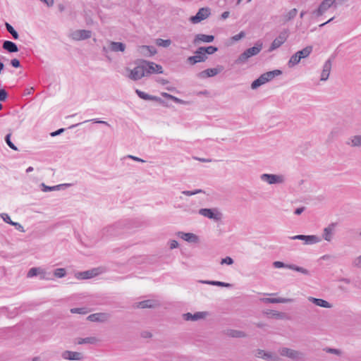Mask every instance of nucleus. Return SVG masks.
Returning <instances> with one entry per match:
<instances>
[{
  "mask_svg": "<svg viewBox=\"0 0 361 361\" xmlns=\"http://www.w3.org/2000/svg\"><path fill=\"white\" fill-rule=\"evenodd\" d=\"M312 47L307 46V47H305L304 49H302V50L297 51L296 53L298 54V55L300 56V59H305V58L308 57L310 56V54L312 53Z\"/></svg>",
  "mask_w": 361,
  "mask_h": 361,
  "instance_id": "nucleus-33",
  "label": "nucleus"
},
{
  "mask_svg": "<svg viewBox=\"0 0 361 361\" xmlns=\"http://www.w3.org/2000/svg\"><path fill=\"white\" fill-rule=\"evenodd\" d=\"M92 32L87 30H78L71 33V38L74 40H84L90 38Z\"/></svg>",
  "mask_w": 361,
  "mask_h": 361,
  "instance_id": "nucleus-11",
  "label": "nucleus"
},
{
  "mask_svg": "<svg viewBox=\"0 0 361 361\" xmlns=\"http://www.w3.org/2000/svg\"><path fill=\"white\" fill-rule=\"evenodd\" d=\"M331 66H332L331 60L330 59H329L324 63V64L323 66V70L322 71L321 78H320V80L322 81H326L329 78L330 72L331 70Z\"/></svg>",
  "mask_w": 361,
  "mask_h": 361,
  "instance_id": "nucleus-18",
  "label": "nucleus"
},
{
  "mask_svg": "<svg viewBox=\"0 0 361 361\" xmlns=\"http://www.w3.org/2000/svg\"><path fill=\"white\" fill-rule=\"evenodd\" d=\"M257 357H261L264 360H271L273 361H279V357L277 356H273L271 353L265 352L263 350L258 349L256 353Z\"/></svg>",
  "mask_w": 361,
  "mask_h": 361,
  "instance_id": "nucleus-24",
  "label": "nucleus"
},
{
  "mask_svg": "<svg viewBox=\"0 0 361 361\" xmlns=\"http://www.w3.org/2000/svg\"><path fill=\"white\" fill-rule=\"evenodd\" d=\"M260 300L265 303H287L293 302V299L285 298H261Z\"/></svg>",
  "mask_w": 361,
  "mask_h": 361,
  "instance_id": "nucleus-20",
  "label": "nucleus"
},
{
  "mask_svg": "<svg viewBox=\"0 0 361 361\" xmlns=\"http://www.w3.org/2000/svg\"><path fill=\"white\" fill-rule=\"evenodd\" d=\"M135 92L140 99H142L144 100L155 101V102H158L161 104L165 103L164 101L162 100L160 97H158L157 96L150 95V94L145 93L140 90L137 89L135 90Z\"/></svg>",
  "mask_w": 361,
  "mask_h": 361,
  "instance_id": "nucleus-17",
  "label": "nucleus"
},
{
  "mask_svg": "<svg viewBox=\"0 0 361 361\" xmlns=\"http://www.w3.org/2000/svg\"><path fill=\"white\" fill-rule=\"evenodd\" d=\"M227 335L232 338H243L246 336L245 332L238 330H228L227 332Z\"/></svg>",
  "mask_w": 361,
  "mask_h": 361,
  "instance_id": "nucleus-37",
  "label": "nucleus"
},
{
  "mask_svg": "<svg viewBox=\"0 0 361 361\" xmlns=\"http://www.w3.org/2000/svg\"><path fill=\"white\" fill-rule=\"evenodd\" d=\"M263 74L266 77L267 81L269 82V81L271 80L272 79H274L275 77L281 75L282 71L281 70L276 69V70H274L271 71L266 72Z\"/></svg>",
  "mask_w": 361,
  "mask_h": 361,
  "instance_id": "nucleus-32",
  "label": "nucleus"
},
{
  "mask_svg": "<svg viewBox=\"0 0 361 361\" xmlns=\"http://www.w3.org/2000/svg\"><path fill=\"white\" fill-rule=\"evenodd\" d=\"M145 45H142V46H140L138 47V51L140 52V54L145 56H149V52H148V50L147 49H144L142 48H144Z\"/></svg>",
  "mask_w": 361,
  "mask_h": 361,
  "instance_id": "nucleus-58",
  "label": "nucleus"
},
{
  "mask_svg": "<svg viewBox=\"0 0 361 361\" xmlns=\"http://www.w3.org/2000/svg\"><path fill=\"white\" fill-rule=\"evenodd\" d=\"M141 62L144 68L143 69L145 76H147L149 74L155 73L154 62H150L145 60H142Z\"/></svg>",
  "mask_w": 361,
  "mask_h": 361,
  "instance_id": "nucleus-23",
  "label": "nucleus"
},
{
  "mask_svg": "<svg viewBox=\"0 0 361 361\" xmlns=\"http://www.w3.org/2000/svg\"><path fill=\"white\" fill-rule=\"evenodd\" d=\"M90 312V310L87 307H75L71 309V312L73 314H86Z\"/></svg>",
  "mask_w": 361,
  "mask_h": 361,
  "instance_id": "nucleus-43",
  "label": "nucleus"
},
{
  "mask_svg": "<svg viewBox=\"0 0 361 361\" xmlns=\"http://www.w3.org/2000/svg\"><path fill=\"white\" fill-rule=\"evenodd\" d=\"M262 49V43L257 42L254 47L247 49L242 54H240L238 59L235 61V63L237 65L245 64L250 58L254 56H257Z\"/></svg>",
  "mask_w": 361,
  "mask_h": 361,
  "instance_id": "nucleus-1",
  "label": "nucleus"
},
{
  "mask_svg": "<svg viewBox=\"0 0 361 361\" xmlns=\"http://www.w3.org/2000/svg\"><path fill=\"white\" fill-rule=\"evenodd\" d=\"M172 101H173L174 102L177 103V104H186V102L183 100V99H180L175 96L173 95L172 97V99H171Z\"/></svg>",
  "mask_w": 361,
  "mask_h": 361,
  "instance_id": "nucleus-63",
  "label": "nucleus"
},
{
  "mask_svg": "<svg viewBox=\"0 0 361 361\" xmlns=\"http://www.w3.org/2000/svg\"><path fill=\"white\" fill-rule=\"evenodd\" d=\"M202 192H204V191L201 189H197V190H184L182 192V193L183 195H185L187 196H192V195H196V194H199V193H202Z\"/></svg>",
  "mask_w": 361,
  "mask_h": 361,
  "instance_id": "nucleus-47",
  "label": "nucleus"
},
{
  "mask_svg": "<svg viewBox=\"0 0 361 361\" xmlns=\"http://www.w3.org/2000/svg\"><path fill=\"white\" fill-rule=\"evenodd\" d=\"M44 274L45 272L43 271L39 267H32L31 268L28 273H27V277H33V276H37L38 274Z\"/></svg>",
  "mask_w": 361,
  "mask_h": 361,
  "instance_id": "nucleus-40",
  "label": "nucleus"
},
{
  "mask_svg": "<svg viewBox=\"0 0 361 361\" xmlns=\"http://www.w3.org/2000/svg\"><path fill=\"white\" fill-rule=\"evenodd\" d=\"M353 264L354 267H358V268H361V255L356 257L353 262Z\"/></svg>",
  "mask_w": 361,
  "mask_h": 361,
  "instance_id": "nucleus-57",
  "label": "nucleus"
},
{
  "mask_svg": "<svg viewBox=\"0 0 361 361\" xmlns=\"http://www.w3.org/2000/svg\"><path fill=\"white\" fill-rule=\"evenodd\" d=\"M109 49L112 51H121L123 52L126 49V44L118 42H111L110 43Z\"/></svg>",
  "mask_w": 361,
  "mask_h": 361,
  "instance_id": "nucleus-28",
  "label": "nucleus"
},
{
  "mask_svg": "<svg viewBox=\"0 0 361 361\" xmlns=\"http://www.w3.org/2000/svg\"><path fill=\"white\" fill-rule=\"evenodd\" d=\"M266 82H267L266 77L264 75V74H262L257 79L255 80L252 82L251 88L252 90H255Z\"/></svg>",
  "mask_w": 361,
  "mask_h": 361,
  "instance_id": "nucleus-29",
  "label": "nucleus"
},
{
  "mask_svg": "<svg viewBox=\"0 0 361 361\" xmlns=\"http://www.w3.org/2000/svg\"><path fill=\"white\" fill-rule=\"evenodd\" d=\"M233 262H234V261L231 257H226L225 258H223L221 259V264H226L228 265H231L233 264Z\"/></svg>",
  "mask_w": 361,
  "mask_h": 361,
  "instance_id": "nucleus-53",
  "label": "nucleus"
},
{
  "mask_svg": "<svg viewBox=\"0 0 361 361\" xmlns=\"http://www.w3.org/2000/svg\"><path fill=\"white\" fill-rule=\"evenodd\" d=\"M2 48L9 53H16L19 50L17 44L9 40H5L3 42Z\"/></svg>",
  "mask_w": 361,
  "mask_h": 361,
  "instance_id": "nucleus-22",
  "label": "nucleus"
},
{
  "mask_svg": "<svg viewBox=\"0 0 361 361\" xmlns=\"http://www.w3.org/2000/svg\"><path fill=\"white\" fill-rule=\"evenodd\" d=\"M308 300L312 302L314 305L322 307L331 308L332 307L331 304H330L328 301L323 299L309 297Z\"/></svg>",
  "mask_w": 361,
  "mask_h": 361,
  "instance_id": "nucleus-27",
  "label": "nucleus"
},
{
  "mask_svg": "<svg viewBox=\"0 0 361 361\" xmlns=\"http://www.w3.org/2000/svg\"><path fill=\"white\" fill-rule=\"evenodd\" d=\"M84 344H86V343H89V344H94L96 343L98 340L97 338L95 337H87V338H84Z\"/></svg>",
  "mask_w": 361,
  "mask_h": 361,
  "instance_id": "nucleus-50",
  "label": "nucleus"
},
{
  "mask_svg": "<svg viewBox=\"0 0 361 361\" xmlns=\"http://www.w3.org/2000/svg\"><path fill=\"white\" fill-rule=\"evenodd\" d=\"M11 65L13 68H19V67H20V62L18 59H11Z\"/></svg>",
  "mask_w": 361,
  "mask_h": 361,
  "instance_id": "nucleus-60",
  "label": "nucleus"
},
{
  "mask_svg": "<svg viewBox=\"0 0 361 361\" xmlns=\"http://www.w3.org/2000/svg\"><path fill=\"white\" fill-rule=\"evenodd\" d=\"M70 184H61L55 186H47L44 183H41L40 186L43 192H49L59 190L62 186H68Z\"/></svg>",
  "mask_w": 361,
  "mask_h": 361,
  "instance_id": "nucleus-36",
  "label": "nucleus"
},
{
  "mask_svg": "<svg viewBox=\"0 0 361 361\" xmlns=\"http://www.w3.org/2000/svg\"><path fill=\"white\" fill-rule=\"evenodd\" d=\"M331 6L337 7L336 4H334L331 0H323L318 8L312 12V14L316 17H320Z\"/></svg>",
  "mask_w": 361,
  "mask_h": 361,
  "instance_id": "nucleus-6",
  "label": "nucleus"
},
{
  "mask_svg": "<svg viewBox=\"0 0 361 361\" xmlns=\"http://www.w3.org/2000/svg\"><path fill=\"white\" fill-rule=\"evenodd\" d=\"M195 54L197 55V56L202 57V62H204L207 59V54L200 50V47L197 49V50L195 51Z\"/></svg>",
  "mask_w": 361,
  "mask_h": 361,
  "instance_id": "nucleus-48",
  "label": "nucleus"
},
{
  "mask_svg": "<svg viewBox=\"0 0 361 361\" xmlns=\"http://www.w3.org/2000/svg\"><path fill=\"white\" fill-rule=\"evenodd\" d=\"M260 179L271 185L281 184L285 182L284 176L277 174L263 173L260 176Z\"/></svg>",
  "mask_w": 361,
  "mask_h": 361,
  "instance_id": "nucleus-2",
  "label": "nucleus"
},
{
  "mask_svg": "<svg viewBox=\"0 0 361 361\" xmlns=\"http://www.w3.org/2000/svg\"><path fill=\"white\" fill-rule=\"evenodd\" d=\"M303 240L305 241V244L307 245H312L317 243H319L321 241V238L314 235H304Z\"/></svg>",
  "mask_w": 361,
  "mask_h": 361,
  "instance_id": "nucleus-30",
  "label": "nucleus"
},
{
  "mask_svg": "<svg viewBox=\"0 0 361 361\" xmlns=\"http://www.w3.org/2000/svg\"><path fill=\"white\" fill-rule=\"evenodd\" d=\"M200 50L204 51L206 54H213L218 51V48L214 46L200 47Z\"/></svg>",
  "mask_w": 361,
  "mask_h": 361,
  "instance_id": "nucleus-41",
  "label": "nucleus"
},
{
  "mask_svg": "<svg viewBox=\"0 0 361 361\" xmlns=\"http://www.w3.org/2000/svg\"><path fill=\"white\" fill-rule=\"evenodd\" d=\"M5 141L10 148L17 151V147L11 140V134H7L5 137Z\"/></svg>",
  "mask_w": 361,
  "mask_h": 361,
  "instance_id": "nucleus-46",
  "label": "nucleus"
},
{
  "mask_svg": "<svg viewBox=\"0 0 361 361\" xmlns=\"http://www.w3.org/2000/svg\"><path fill=\"white\" fill-rule=\"evenodd\" d=\"M210 15V9L207 7L201 8L197 13L190 18V21L193 24L200 23L202 20L207 18Z\"/></svg>",
  "mask_w": 361,
  "mask_h": 361,
  "instance_id": "nucleus-5",
  "label": "nucleus"
},
{
  "mask_svg": "<svg viewBox=\"0 0 361 361\" xmlns=\"http://www.w3.org/2000/svg\"><path fill=\"white\" fill-rule=\"evenodd\" d=\"M144 49H147L149 52V56H152L157 53V49L153 46H145Z\"/></svg>",
  "mask_w": 361,
  "mask_h": 361,
  "instance_id": "nucleus-51",
  "label": "nucleus"
},
{
  "mask_svg": "<svg viewBox=\"0 0 361 361\" xmlns=\"http://www.w3.org/2000/svg\"><path fill=\"white\" fill-rule=\"evenodd\" d=\"M202 57L197 56V55L191 56L187 59V63H189L190 65L193 66L197 63L202 62Z\"/></svg>",
  "mask_w": 361,
  "mask_h": 361,
  "instance_id": "nucleus-42",
  "label": "nucleus"
},
{
  "mask_svg": "<svg viewBox=\"0 0 361 361\" xmlns=\"http://www.w3.org/2000/svg\"><path fill=\"white\" fill-rule=\"evenodd\" d=\"M199 214L207 217L208 219H213L215 221H219L221 219V213L214 209L203 208L199 210Z\"/></svg>",
  "mask_w": 361,
  "mask_h": 361,
  "instance_id": "nucleus-7",
  "label": "nucleus"
},
{
  "mask_svg": "<svg viewBox=\"0 0 361 361\" xmlns=\"http://www.w3.org/2000/svg\"><path fill=\"white\" fill-rule=\"evenodd\" d=\"M155 306V302L152 300H146L137 303V307L139 308H152Z\"/></svg>",
  "mask_w": 361,
  "mask_h": 361,
  "instance_id": "nucleus-34",
  "label": "nucleus"
},
{
  "mask_svg": "<svg viewBox=\"0 0 361 361\" xmlns=\"http://www.w3.org/2000/svg\"><path fill=\"white\" fill-rule=\"evenodd\" d=\"M288 37V30H283L279 35L274 39L269 49V51H272L277 48L280 47L287 39Z\"/></svg>",
  "mask_w": 361,
  "mask_h": 361,
  "instance_id": "nucleus-3",
  "label": "nucleus"
},
{
  "mask_svg": "<svg viewBox=\"0 0 361 361\" xmlns=\"http://www.w3.org/2000/svg\"><path fill=\"white\" fill-rule=\"evenodd\" d=\"M97 269H92L91 270L79 272L78 274L77 278L80 279H88L97 276Z\"/></svg>",
  "mask_w": 361,
  "mask_h": 361,
  "instance_id": "nucleus-25",
  "label": "nucleus"
},
{
  "mask_svg": "<svg viewBox=\"0 0 361 361\" xmlns=\"http://www.w3.org/2000/svg\"><path fill=\"white\" fill-rule=\"evenodd\" d=\"M143 66L142 64V62L135 66L133 70H131L130 73L129 75V78L133 80H138L141 79L142 78L145 77V73L143 69Z\"/></svg>",
  "mask_w": 361,
  "mask_h": 361,
  "instance_id": "nucleus-10",
  "label": "nucleus"
},
{
  "mask_svg": "<svg viewBox=\"0 0 361 361\" xmlns=\"http://www.w3.org/2000/svg\"><path fill=\"white\" fill-rule=\"evenodd\" d=\"M201 282L202 283L209 284V285H213V286H220V287L229 288V287H231V286H232L231 283L218 281H202Z\"/></svg>",
  "mask_w": 361,
  "mask_h": 361,
  "instance_id": "nucleus-35",
  "label": "nucleus"
},
{
  "mask_svg": "<svg viewBox=\"0 0 361 361\" xmlns=\"http://www.w3.org/2000/svg\"><path fill=\"white\" fill-rule=\"evenodd\" d=\"M10 225L13 226L16 228V229H17L18 231H20L21 232H24L23 227V226L20 224H19L18 222H14L13 221V222L11 223Z\"/></svg>",
  "mask_w": 361,
  "mask_h": 361,
  "instance_id": "nucleus-59",
  "label": "nucleus"
},
{
  "mask_svg": "<svg viewBox=\"0 0 361 361\" xmlns=\"http://www.w3.org/2000/svg\"><path fill=\"white\" fill-rule=\"evenodd\" d=\"M121 226H122V223L118 222L114 225H111V226L104 228L102 230V233L104 235H116L121 233L120 229L121 228Z\"/></svg>",
  "mask_w": 361,
  "mask_h": 361,
  "instance_id": "nucleus-13",
  "label": "nucleus"
},
{
  "mask_svg": "<svg viewBox=\"0 0 361 361\" xmlns=\"http://www.w3.org/2000/svg\"><path fill=\"white\" fill-rule=\"evenodd\" d=\"M224 70V67L222 66H218L216 68H207L204 71H202L197 74V78L201 79H205L207 78H210L216 75L219 73H221Z\"/></svg>",
  "mask_w": 361,
  "mask_h": 361,
  "instance_id": "nucleus-8",
  "label": "nucleus"
},
{
  "mask_svg": "<svg viewBox=\"0 0 361 361\" xmlns=\"http://www.w3.org/2000/svg\"><path fill=\"white\" fill-rule=\"evenodd\" d=\"M336 224L332 223L327 227L324 228L323 233V238L326 241H331L333 238V231L334 230Z\"/></svg>",
  "mask_w": 361,
  "mask_h": 361,
  "instance_id": "nucleus-26",
  "label": "nucleus"
},
{
  "mask_svg": "<svg viewBox=\"0 0 361 361\" xmlns=\"http://www.w3.org/2000/svg\"><path fill=\"white\" fill-rule=\"evenodd\" d=\"M206 315L207 312H195V314L188 312L183 314V317L185 321H197L199 319L204 318Z\"/></svg>",
  "mask_w": 361,
  "mask_h": 361,
  "instance_id": "nucleus-16",
  "label": "nucleus"
},
{
  "mask_svg": "<svg viewBox=\"0 0 361 361\" xmlns=\"http://www.w3.org/2000/svg\"><path fill=\"white\" fill-rule=\"evenodd\" d=\"M324 351H325L328 353L335 354L337 355H341V351L340 350L336 349V348H329V347L324 348Z\"/></svg>",
  "mask_w": 361,
  "mask_h": 361,
  "instance_id": "nucleus-49",
  "label": "nucleus"
},
{
  "mask_svg": "<svg viewBox=\"0 0 361 361\" xmlns=\"http://www.w3.org/2000/svg\"><path fill=\"white\" fill-rule=\"evenodd\" d=\"M178 243L176 240H171L169 241V247L171 249H174L178 247Z\"/></svg>",
  "mask_w": 361,
  "mask_h": 361,
  "instance_id": "nucleus-64",
  "label": "nucleus"
},
{
  "mask_svg": "<svg viewBox=\"0 0 361 361\" xmlns=\"http://www.w3.org/2000/svg\"><path fill=\"white\" fill-rule=\"evenodd\" d=\"M5 26L6 30L12 35L14 39H18L19 38V35L18 32L13 28V27L11 24H9L8 23H6Z\"/></svg>",
  "mask_w": 361,
  "mask_h": 361,
  "instance_id": "nucleus-39",
  "label": "nucleus"
},
{
  "mask_svg": "<svg viewBox=\"0 0 361 361\" xmlns=\"http://www.w3.org/2000/svg\"><path fill=\"white\" fill-rule=\"evenodd\" d=\"M345 145L352 147H361V135H353L350 137L345 142Z\"/></svg>",
  "mask_w": 361,
  "mask_h": 361,
  "instance_id": "nucleus-21",
  "label": "nucleus"
},
{
  "mask_svg": "<svg viewBox=\"0 0 361 361\" xmlns=\"http://www.w3.org/2000/svg\"><path fill=\"white\" fill-rule=\"evenodd\" d=\"M279 353L281 356L288 357L293 360H299L301 358V355H302L300 352L288 348H281L279 350Z\"/></svg>",
  "mask_w": 361,
  "mask_h": 361,
  "instance_id": "nucleus-9",
  "label": "nucleus"
},
{
  "mask_svg": "<svg viewBox=\"0 0 361 361\" xmlns=\"http://www.w3.org/2000/svg\"><path fill=\"white\" fill-rule=\"evenodd\" d=\"M245 36V33L243 31L240 32L238 34L232 37V39L235 42L238 41Z\"/></svg>",
  "mask_w": 361,
  "mask_h": 361,
  "instance_id": "nucleus-54",
  "label": "nucleus"
},
{
  "mask_svg": "<svg viewBox=\"0 0 361 361\" xmlns=\"http://www.w3.org/2000/svg\"><path fill=\"white\" fill-rule=\"evenodd\" d=\"M54 276L58 278H63L66 275V271L63 268H58L54 270Z\"/></svg>",
  "mask_w": 361,
  "mask_h": 361,
  "instance_id": "nucleus-44",
  "label": "nucleus"
},
{
  "mask_svg": "<svg viewBox=\"0 0 361 361\" xmlns=\"http://www.w3.org/2000/svg\"><path fill=\"white\" fill-rule=\"evenodd\" d=\"M171 43V41L170 39H158L157 40V44L160 47H168Z\"/></svg>",
  "mask_w": 361,
  "mask_h": 361,
  "instance_id": "nucleus-45",
  "label": "nucleus"
},
{
  "mask_svg": "<svg viewBox=\"0 0 361 361\" xmlns=\"http://www.w3.org/2000/svg\"><path fill=\"white\" fill-rule=\"evenodd\" d=\"M273 266L275 268H278V269L288 268L289 269H292V270L300 272L305 275H310V271L307 269H306L303 267H298L295 264H285L283 262L276 261L273 263Z\"/></svg>",
  "mask_w": 361,
  "mask_h": 361,
  "instance_id": "nucleus-4",
  "label": "nucleus"
},
{
  "mask_svg": "<svg viewBox=\"0 0 361 361\" xmlns=\"http://www.w3.org/2000/svg\"><path fill=\"white\" fill-rule=\"evenodd\" d=\"M61 357L66 360H82L84 356L82 353L65 350L62 353Z\"/></svg>",
  "mask_w": 361,
  "mask_h": 361,
  "instance_id": "nucleus-12",
  "label": "nucleus"
},
{
  "mask_svg": "<svg viewBox=\"0 0 361 361\" xmlns=\"http://www.w3.org/2000/svg\"><path fill=\"white\" fill-rule=\"evenodd\" d=\"M8 98V92L4 89H0V102H5Z\"/></svg>",
  "mask_w": 361,
  "mask_h": 361,
  "instance_id": "nucleus-52",
  "label": "nucleus"
},
{
  "mask_svg": "<svg viewBox=\"0 0 361 361\" xmlns=\"http://www.w3.org/2000/svg\"><path fill=\"white\" fill-rule=\"evenodd\" d=\"M177 235L179 238H182L183 240L189 243H197L199 240L198 236L192 233H184L182 231H179L178 232Z\"/></svg>",
  "mask_w": 361,
  "mask_h": 361,
  "instance_id": "nucleus-19",
  "label": "nucleus"
},
{
  "mask_svg": "<svg viewBox=\"0 0 361 361\" xmlns=\"http://www.w3.org/2000/svg\"><path fill=\"white\" fill-rule=\"evenodd\" d=\"M1 218L3 219V220H4L6 223H7V224H11V223L13 222V221L11 219V218H10V216H9V215H8V214L3 213V214H1Z\"/></svg>",
  "mask_w": 361,
  "mask_h": 361,
  "instance_id": "nucleus-55",
  "label": "nucleus"
},
{
  "mask_svg": "<svg viewBox=\"0 0 361 361\" xmlns=\"http://www.w3.org/2000/svg\"><path fill=\"white\" fill-rule=\"evenodd\" d=\"M300 56L297 53L294 54L288 62V67L292 68L300 63Z\"/></svg>",
  "mask_w": 361,
  "mask_h": 361,
  "instance_id": "nucleus-38",
  "label": "nucleus"
},
{
  "mask_svg": "<svg viewBox=\"0 0 361 361\" xmlns=\"http://www.w3.org/2000/svg\"><path fill=\"white\" fill-rule=\"evenodd\" d=\"M154 70H155V73H163L164 71H163V68L161 65H159V64H157L154 63Z\"/></svg>",
  "mask_w": 361,
  "mask_h": 361,
  "instance_id": "nucleus-62",
  "label": "nucleus"
},
{
  "mask_svg": "<svg viewBox=\"0 0 361 361\" xmlns=\"http://www.w3.org/2000/svg\"><path fill=\"white\" fill-rule=\"evenodd\" d=\"M214 40V36L212 35L197 34L195 35L193 43L197 44L200 42L210 43Z\"/></svg>",
  "mask_w": 361,
  "mask_h": 361,
  "instance_id": "nucleus-15",
  "label": "nucleus"
},
{
  "mask_svg": "<svg viewBox=\"0 0 361 361\" xmlns=\"http://www.w3.org/2000/svg\"><path fill=\"white\" fill-rule=\"evenodd\" d=\"M298 13V10L296 8H293L290 10L287 13L283 15V22L288 23V21L292 20L295 18Z\"/></svg>",
  "mask_w": 361,
  "mask_h": 361,
  "instance_id": "nucleus-31",
  "label": "nucleus"
},
{
  "mask_svg": "<svg viewBox=\"0 0 361 361\" xmlns=\"http://www.w3.org/2000/svg\"><path fill=\"white\" fill-rule=\"evenodd\" d=\"M266 314H271L273 316L276 317H278V318H281L282 317V315H283V313H281V312H279L276 310H270L269 312H265Z\"/></svg>",
  "mask_w": 361,
  "mask_h": 361,
  "instance_id": "nucleus-61",
  "label": "nucleus"
},
{
  "mask_svg": "<svg viewBox=\"0 0 361 361\" xmlns=\"http://www.w3.org/2000/svg\"><path fill=\"white\" fill-rule=\"evenodd\" d=\"M89 121H92L94 123H101V124H104V125L109 126V124L106 121H100V120H98L97 118L87 120V121H84V123L89 122Z\"/></svg>",
  "mask_w": 361,
  "mask_h": 361,
  "instance_id": "nucleus-56",
  "label": "nucleus"
},
{
  "mask_svg": "<svg viewBox=\"0 0 361 361\" xmlns=\"http://www.w3.org/2000/svg\"><path fill=\"white\" fill-rule=\"evenodd\" d=\"M109 318V315L107 313L99 312L90 314L87 319L93 322H104Z\"/></svg>",
  "mask_w": 361,
  "mask_h": 361,
  "instance_id": "nucleus-14",
  "label": "nucleus"
}]
</instances>
